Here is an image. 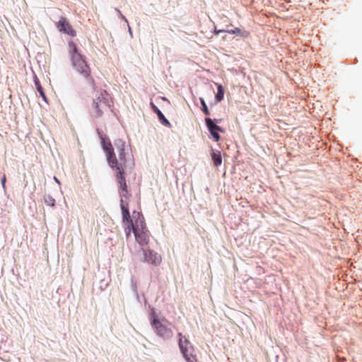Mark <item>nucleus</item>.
Instances as JSON below:
<instances>
[{
  "instance_id": "obj_1",
  "label": "nucleus",
  "mask_w": 362,
  "mask_h": 362,
  "mask_svg": "<svg viewBox=\"0 0 362 362\" xmlns=\"http://www.w3.org/2000/svg\"><path fill=\"white\" fill-rule=\"evenodd\" d=\"M101 144L106 153L107 160L110 166L116 172V178L119 186L120 208L122 214V223L127 238H129L131 233L134 234V230L138 229L139 226H143L144 216L141 212L134 211L132 216L129 210V203L124 199H128L130 194L127 189L126 179L124 177V168L127 160H130V153L125 141L122 139L115 140V148L111 142L101 138Z\"/></svg>"
},
{
  "instance_id": "obj_2",
  "label": "nucleus",
  "mask_w": 362,
  "mask_h": 362,
  "mask_svg": "<svg viewBox=\"0 0 362 362\" xmlns=\"http://www.w3.org/2000/svg\"><path fill=\"white\" fill-rule=\"evenodd\" d=\"M69 47L73 66L79 74L88 80L93 89L95 90V81L90 77L91 70L84 57L78 52L77 46L74 42H69Z\"/></svg>"
},
{
  "instance_id": "obj_3",
  "label": "nucleus",
  "mask_w": 362,
  "mask_h": 362,
  "mask_svg": "<svg viewBox=\"0 0 362 362\" xmlns=\"http://www.w3.org/2000/svg\"><path fill=\"white\" fill-rule=\"evenodd\" d=\"M112 101L105 90H100L93 100L92 115L94 117H101L110 110Z\"/></svg>"
},
{
  "instance_id": "obj_4",
  "label": "nucleus",
  "mask_w": 362,
  "mask_h": 362,
  "mask_svg": "<svg viewBox=\"0 0 362 362\" xmlns=\"http://www.w3.org/2000/svg\"><path fill=\"white\" fill-rule=\"evenodd\" d=\"M151 325L160 337L168 339L173 336L170 322L165 317L159 319L155 312L151 314Z\"/></svg>"
},
{
  "instance_id": "obj_5",
  "label": "nucleus",
  "mask_w": 362,
  "mask_h": 362,
  "mask_svg": "<svg viewBox=\"0 0 362 362\" xmlns=\"http://www.w3.org/2000/svg\"><path fill=\"white\" fill-rule=\"evenodd\" d=\"M179 337V347L181 353L187 362H196V357L193 354V346H192L187 338L182 335V333H178Z\"/></svg>"
},
{
  "instance_id": "obj_6",
  "label": "nucleus",
  "mask_w": 362,
  "mask_h": 362,
  "mask_svg": "<svg viewBox=\"0 0 362 362\" xmlns=\"http://www.w3.org/2000/svg\"><path fill=\"white\" fill-rule=\"evenodd\" d=\"M142 225L139 226L138 229L134 230V236L136 241L141 246H144L148 245L150 241V233L146 228L144 218L143 219Z\"/></svg>"
},
{
  "instance_id": "obj_7",
  "label": "nucleus",
  "mask_w": 362,
  "mask_h": 362,
  "mask_svg": "<svg viewBox=\"0 0 362 362\" xmlns=\"http://www.w3.org/2000/svg\"><path fill=\"white\" fill-rule=\"evenodd\" d=\"M142 251L144 262L155 266H158L161 263L162 257L158 252L148 249H143Z\"/></svg>"
},
{
  "instance_id": "obj_8",
  "label": "nucleus",
  "mask_w": 362,
  "mask_h": 362,
  "mask_svg": "<svg viewBox=\"0 0 362 362\" xmlns=\"http://www.w3.org/2000/svg\"><path fill=\"white\" fill-rule=\"evenodd\" d=\"M57 28L59 32L64 33L71 37H75L76 30L73 28L68 19L65 17H61L57 23Z\"/></svg>"
},
{
  "instance_id": "obj_9",
  "label": "nucleus",
  "mask_w": 362,
  "mask_h": 362,
  "mask_svg": "<svg viewBox=\"0 0 362 362\" xmlns=\"http://www.w3.org/2000/svg\"><path fill=\"white\" fill-rule=\"evenodd\" d=\"M205 122L214 140L216 141H218L220 140V135L218 134V132L223 131L221 127L214 124L211 118H206Z\"/></svg>"
},
{
  "instance_id": "obj_10",
  "label": "nucleus",
  "mask_w": 362,
  "mask_h": 362,
  "mask_svg": "<svg viewBox=\"0 0 362 362\" xmlns=\"http://www.w3.org/2000/svg\"><path fill=\"white\" fill-rule=\"evenodd\" d=\"M226 33H230V34H235L237 35H239L243 38H247L250 35V33L247 30H242L239 28H235L233 30H226Z\"/></svg>"
},
{
  "instance_id": "obj_11",
  "label": "nucleus",
  "mask_w": 362,
  "mask_h": 362,
  "mask_svg": "<svg viewBox=\"0 0 362 362\" xmlns=\"http://www.w3.org/2000/svg\"><path fill=\"white\" fill-rule=\"evenodd\" d=\"M153 109L157 114L160 122L165 126H170L169 121L165 117L162 112L156 105H153Z\"/></svg>"
},
{
  "instance_id": "obj_12",
  "label": "nucleus",
  "mask_w": 362,
  "mask_h": 362,
  "mask_svg": "<svg viewBox=\"0 0 362 362\" xmlns=\"http://www.w3.org/2000/svg\"><path fill=\"white\" fill-rule=\"evenodd\" d=\"M211 157L214 162V165L216 167H218L221 165L222 157L220 151H213L211 153Z\"/></svg>"
},
{
  "instance_id": "obj_13",
  "label": "nucleus",
  "mask_w": 362,
  "mask_h": 362,
  "mask_svg": "<svg viewBox=\"0 0 362 362\" xmlns=\"http://www.w3.org/2000/svg\"><path fill=\"white\" fill-rule=\"evenodd\" d=\"M224 90L221 85H218L217 87V93L216 95V100L218 102L221 101L223 99Z\"/></svg>"
},
{
  "instance_id": "obj_14",
  "label": "nucleus",
  "mask_w": 362,
  "mask_h": 362,
  "mask_svg": "<svg viewBox=\"0 0 362 362\" xmlns=\"http://www.w3.org/2000/svg\"><path fill=\"white\" fill-rule=\"evenodd\" d=\"M35 84L37 91L40 93V94L42 97V98L46 101L47 99H46V96L45 95L43 88L41 86L40 81L37 78H35Z\"/></svg>"
},
{
  "instance_id": "obj_15",
  "label": "nucleus",
  "mask_w": 362,
  "mask_h": 362,
  "mask_svg": "<svg viewBox=\"0 0 362 362\" xmlns=\"http://www.w3.org/2000/svg\"><path fill=\"white\" fill-rule=\"evenodd\" d=\"M45 202L48 206H54L55 204L54 199L49 195L45 197Z\"/></svg>"
},
{
  "instance_id": "obj_16",
  "label": "nucleus",
  "mask_w": 362,
  "mask_h": 362,
  "mask_svg": "<svg viewBox=\"0 0 362 362\" xmlns=\"http://www.w3.org/2000/svg\"><path fill=\"white\" fill-rule=\"evenodd\" d=\"M201 103H202V110L203 112H204L205 115H209V109L204 102V100L203 99H201Z\"/></svg>"
},
{
  "instance_id": "obj_17",
  "label": "nucleus",
  "mask_w": 362,
  "mask_h": 362,
  "mask_svg": "<svg viewBox=\"0 0 362 362\" xmlns=\"http://www.w3.org/2000/svg\"><path fill=\"white\" fill-rule=\"evenodd\" d=\"M117 12L119 13V17L122 20L124 21L126 23H128L127 19L125 18V16L121 13V11L119 9H116Z\"/></svg>"
},
{
  "instance_id": "obj_18",
  "label": "nucleus",
  "mask_w": 362,
  "mask_h": 362,
  "mask_svg": "<svg viewBox=\"0 0 362 362\" xmlns=\"http://www.w3.org/2000/svg\"><path fill=\"white\" fill-rule=\"evenodd\" d=\"M221 33H226V30H217V29L215 28L214 33L216 35H218V34H219Z\"/></svg>"
},
{
  "instance_id": "obj_19",
  "label": "nucleus",
  "mask_w": 362,
  "mask_h": 362,
  "mask_svg": "<svg viewBox=\"0 0 362 362\" xmlns=\"http://www.w3.org/2000/svg\"><path fill=\"white\" fill-rule=\"evenodd\" d=\"M2 186L4 188L6 187V176L4 175L1 180Z\"/></svg>"
}]
</instances>
